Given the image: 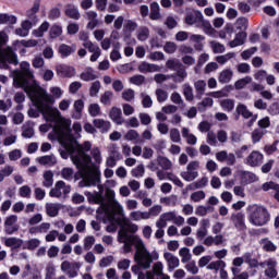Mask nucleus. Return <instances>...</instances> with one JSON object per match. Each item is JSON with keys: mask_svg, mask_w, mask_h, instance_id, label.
I'll list each match as a JSON object with an SVG mask.
<instances>
[{"mask_svg": "<svg viewBox=\"0 0 279 279\" xmlns=\"http://www.w3.org/2000/svg\"><path fill=\"white\" fill-rule=\"evenodd\" d=\"M60 156L63 160L71 158L76 169H78L82 180L78 182V186L84 189L86 186H97L101 182V172L93 170L90 162L93 159L90 155L86 153L90 151L93 144L85 142L83 145L77 143V140L71 134H65V137L61 138Z\"/></svg>", "mask_w": 279, "mask_h": 279, "instance_id": "nucleus-1", "label": "nucleus"}, {"mask_svg": "<svg viewBox=\"0 0 279 279\" xmlns=\"http://www.w3.org/2000/svg\"><path fill=\"white\" fill-rule=\"evenodd\" d=\"M26 93L29 95L32 101H34L37 108V110H28V117L32 119H38L41 113L47 123H53L54 128H58L60 124V130H62V128L69 130L71 121L64 120V118H62V113H60V110L51 106V104H56V99L50 94L34 89Z\"/></svg>", "mask_w": 279, "mask_h": 279, "instance_id": "nucleus-2", "label": "nucleus"}, {"mask_svg": "<svg viewBox=\"0 0 279 279\" xmlns=\"http://www.w3.org/2000/svg\"><path fill=\"white\" fill-rule=\"evenodd\" d=\"M84 195L87 197L89 204H99L108 215L109 225L107 226V232H117L119 226L123 223V217H125V213L123 211V207L119 205L111 213L108 210V205H106V198L104 197V193L101 192H84Z\"/></svg>", "mask_w": 279, "mask_h": 279, "instance_id": "nucleus-3", "label": "nucleus"}, {"mask_svg": "<svg viewBox=\"0 0 279 279\" xmlns=\"http://www.w3.org/2000/svg\"><path fill=\"white\" fill-rule=\"evenodd\" d=\"M158 252L154 251L153 253H149L147 246H145V242H143V240H138L134 254L136 265L142 269H149V267H151V263H154V260H158Z\"/></svg>", "mask_w": 279, "mask_h": 279, "instance_id": "nucleus-4", "label": "nucleus"}, {"mask_svg": "<svg viewBox=\"0 0 279 279\" xmlns=\"http://www.w3.org/2000/svg\"><path fill=\"white\" fill-rule=\"evenodd\" d=\"M248 213V221L252 226L263 227L267 226L271 219V215H269V210L267 207L262 205H250L247 207Z\"/></svg>", "mask_w": 279, "mask_h": 279, "instance_id": "nucleus-5", "label": "nucleus"}, {"mask_svg": "<svg viewBox=\"0 0 279 279\" xmlns=\"http://www.w3.org/2000/svg\"><path fill=\"white\" fill-rule=\"evenodd\" d=\"M21 71L16 74L13 80V86L15 88H23L25 93H29L32 87L29 86V80H34V72L32 71V65L27 61H23L20 64Z\"/></svg>", "mask_w": 279, "mask_h": 279, "instance_id": "nucleus-6", "label": "nucleus"}, {"mask_svg": "<svg viewBox=\"0 0 279 279\" xmlns=\"http://www.w3.org/2000/svg\"><path fill=\"white\" fill-rule=\"evenodd\" d=\"M167 69L170 71H174L175 73L170 74L172 77V81L175 82V84H182L186 77H189V73L186 72V68L180 60L178 59H169L166 62Z\"/></svg>", "mask_w": 279, "mask_h": 279, "instance_id": "nucleus-7", "label": "nucleus"}, {"mask_svg": "<svg viewBox=\"0 0 279 279\" xmlns=\"http://www.w3.org/2000/svg\"><path fill=\"white\" fill-rule=\"evenodd\" d=\"M118 241H119V243L124 244V252L126 254H130V252H132V246L134 245L135 251H136V245H137L138 241H143V240L136 235L135 236L130 235L128 233V231H125V229H121L118 232Z\"/></svg>", "mask_w": 279, "mask_h": 279, "instance_id": "nucleus-8", "label": "nucleus"}, {"mask_svg": "<svg viewBox=\"0 0 279 279\" xmlns=\"http://www.w3.org/2000/svg\"><path fill=\"white\" fill-rule=\"evenodd\" d=\"M8 64H19V57L10 47L0 49V69H8Z\"/></svg>", "mask_w": 279, "mask_h": 279, "instance_id": "nucleus-9", "label": "nucleus"}, {"mask_svg": "<svg viewBox=\"0 0 279 279\" xmlns=\"http://www.w3.org/2000/svg\"><path fill=\"white\" fill-rule=\"evenodd\" d=\"M259 267H262V269H265V267H267V269L264 271L266 278H278V260H276V258L270 257L259 263Z\"/></svg>", "mask_w": 279, "mask_h": 279, "instance_id": "nucleus-10", "label": "nucleus"}, {"mask_svg": "<svg viewBox=\"0 0 279 279\" xmlns=\"http://www.w3.org/2000/svg\"><path fill=\"white\" fill-rule=\"evenodd\" d=\"M71 193V185H66L64 181H58L49 192L50 197H66Z\"/></svg>", "mask_w": 279, "mask_h": 279, "instance_id": "nucleus-11", "label": "nucleus"}, {"mask_svg": "<svg viewBox=\"0 0 279 279\" xmlns=\"http://www.w3.org/2000/svg\"><path fill=\"white\" fill-rule=\"evenodd\" d=\"M80 269H82V263L80 262L71 263L69 260H64L61 263V271L66 274L69 278H76L77 271H80Z\"/></svg>", "mask_w": 279, "mask_h": 279, "instance_id": "nucleus-12", "label": "nucleus"}, {"mask_svg": "<svg viewBox=\"0 0 279 279\" xmlns=\"http://www.w3.org/2000/svg\"><path fill=\"white\" fill-rule=\"evenodd\" d=\"M163 266L157 262L153 266V270L146 272V279H171L169 275L162 274Z\"/></svg>", "mask_w": 279, "mask_h": 279, "instance_id": "nucleus-13", "label": "nucleus"}, {"mask_svg": "<svg viewBox=\"0 0 279 279\" xmlns=\"http://www.w3.org/2000/svg\"><path fill=\"white\" fill-rule=\"evenodd\" d=\"M50 123H51V125H49V124H41V125L39 126V130H40L41 132H45V133H46V132H48L51 128H53L54 132H57V134H58L60 144L62 145V138H66V134H65L64 132H71V126H69L68 129H65L64 126H62L61 130H60V124H58V126H56V125L53 124V122H50Z\"/></svg>", "mask_w": 279, "mask_h": 279, "instance_id": "nucleus-14", "label": "nucleus"}, {"mask_svg": "<svg viewBox=\"0 0 279 279\" xmlns=\"http://www.w3.org/2000/svg\"><path fill=\"white\" fill-rule=\"evenodd\" d=\"M204 14L202 11H190L185 14V23L186 25H195L196 27H202V17Z\"/></svg>", "mask_w": 279, "mask_h": 279, "instance_id": "nucleus-15", "label": "nucleus"}, {"mask_svg": "<svg viewBox=\"0 0 279 279\" xmlns=\"http://www.w3.org/2000/svg\"><path fill=\"white\" fill-rule=\"evenodd\" d=\"M230 219L234 225V228L240 232H245V230H247V226H245V214L241 211L233 213Z\"/></svg>", "mask_w": 279, "mask_h": 279, "instance_id": "nucleus-16", "label": "nucleus"}, {"mask_svg": "<svg viewBox=\"0 0 279 279\" xmlns=\"http://www.w3.org/2000/svg\"><path fill=\"white\" fill-rule=\"evenodd\" d=\"M236 114L243 117V119H251L248 121V128H252L254 125V122L256 121V116H253L250 110H247V106L243 104H239L235 108Z\"/></svg>", "mask_w": 279, "mask_h": 279, "instance_id": "nucleus-17", "label": "nucleus"}, {"mask_svg": "<svg viewBox=\"0 0 279 279\" xmlns=\"http://www.w3.org/2000/svg\"><path fill=\"white\" fill-rule=\"evenodd\" d=\"M263 154L258 150H253L245 159V165L248 167H260L263 165Z\"/></svg>", "mask_w": 279, "mask_h": 279, "instance_id": "nucleus-18", "label": "nucleus"}, {"mask_svg": "<svg viewBox=\"0 0 279 279\" xmlns=\"http://www.w3.org/2000/svg\"><path fill=\"white\" fill-rule=\"evenodd\" d=\"M57 75L59 77H75V68L66 64H59L56 66Z\"/></svg>", "mask_w": 279, "mask_h": 279, "instance_id": "nucleus-19", "label": "nucleus"}, {"mask_svg": "<svg viewBox=\"0 0 279 279\" xmlns=\"http://www.w3.org/2000/svg\"><path fill=\"white\" fill-rule=\"evenodd\" d=\"M109 119L113 121L117 125H123L125 123V118L123 117V111L121 108L112 107L109 111Z\"/></svg>", "mask_w": 279, "mask_h": 279, "instance_id": "nucleus-20", "label": "nucleus"}, {"mask_svg": "<svg viewBox=\"0 0 279 279\" xmlns=\"http://www.w3.org/2000/svg\"><path fill=\"white\" fill-rule=\"evenodd\" d=\"M165 260L168 263V270L173 271V269H177V267H180V258L178 256L173 255L170 252H166L163 254Z\"/></svg>", "mask_w": 279, "mask_h": 279, "instance_id": "nucleus-21", "label": "nucleus"}, {"mask_svg": "<svg viewBox=\"0 0 279 279\" xmlns=\"http://www.w3.org/2000/svg\"><path fill=\"white\" fill-rule=\"evenodd\" d=\"M64 13L68 19H72L73 21H80V19H82L80 9L75 4H66Z\"/></svg>", "mask_w": 279, "mask_h": 279, "instance_id": "nucleus-22", "label": "nucleus"}, {"mask_svg": "<svg viewBox=\"0 0 279 279\" xmlns=\"http://www.w3.org/2000/svg\"><path fill=\"white\" fill-rule=\"evenodd\" d=\"M94 128H96L97 130H99L101 132V134H106L108 132H110V121L108 120H104V119H95L93 121Z\"/></svg>", "mask_w": 279, "mask_h": 279, "instance_id": "nucleus-23", "label": "nucleus"}, {"mask_svg": "<svg viewBox=\"0 0 279 279\" xmlns=\"http://www.w3.org/2000/svg\"><path fill=\"white\" fill-rule=\"evenodd\" d=\"M245 38H247V33L241 31L239 32L234 39L229 41V47H231V49H234V47H241V45H245Z\"/></svg>", "mask_w": 279, "mask_h": 279, "instance_id": "nucleus-24", "label": "nucleus"}, {"mask_svg": "<svg viewBox=\"0 0 279 279\" xmlns=\"http://www.w3.org/2000/svg\"><path fill=\"white\" fill-rule=\"evenodd\" d=\"M76 49L77 48L75 47V45L69 46L66 44H61L59 46L58 52L61 58H69V56L75 53Z\"/></svg>", "mask_w": 279, "mask_h": 279, "instance_id": "nucleus-25", "label": "nucleus"}, {"mask_svg": "<svg viewBox=\"0 0 279 279\" xmlns=\"http://www.w3.org/2000/svg\"><path fill=\"white\" fill-rule=\"evenodd\" d=\"M37 162L44 167H53L58 163V159L53 155H45L38 157Z\"/></svg>", "mask_w": 279, "mask_h": 279, "instance_id": "nucleus-26", "label": "nucleus"}, {"mask_svg": "<svg viewBox=\"0 0 279 279\" xmlns=\"http://www.w3.org/2000/svg\"><path fill=\"white\" fill-rule=\"evenodd\" d=\"M138 71H140V73H158V71H160V66H158L154 63H147V62L143 61L138 65Z\"/></svg>", "mask_w": 279, "mask_h": 279, "instance_id": "nucleus-27", "label": "nucleus"}, {"mask_svg": "<svg viewBox=\"0 0 279 279\" xmlns=\"http://www.w3.org/2000/svg\"><path fill=\"white\" fill-rule=\"evenodd\" d=\"M34 122H25L22 126V136L23 138H32L34 136Z\"/></svg>", "mask_w": 279, "mask_h": 279, "instance_id": "nucleus-28", "label": "nucleus"}, {"mask_svg": "<svg viewBox=\"0 0 279 279\" xmlns=\"http://www.w3.org/2000/svg\"><path fill=\"white\" fill-rule=\"evenodd\" d=\"M80 78L83 82H94V80H97V74H95L93 68H86L85 71L81 73Z\"/></svg>", "mask_w": 279, "mask_h": 279, "instance_id": "nucleus-29", "label": "nucleus"}, {"mask_svg": "<svg viewBox=\"0 0 279 279\" xmlns=\"http://www.w3.org/2000/svg\"><path fill=\"white\" fill-rule=\"evenodd\" d=\"M60 213V204L47 203L46 204V215L48 217H58Z\"/></svg>", "mask_w": 279, "mask_h": 279, "instance_id": "nucleus-30", "label": "nucleus"}, {"mask_svg": "<svg viewBox=\"0 0 279 279\" xmlns=\"http://www.w3.org/2000/svg\"><path fill=\"white\" fill-rule=\"evenodd\" d=\"M194 88L196 90V99H202L204 93H206V82L198 80L194 83Z\"/></svg>", "mask_w": 279, "mask_h": 279, "instance_id": "nucleus-31", "label": "nucleus"}, {"mask_svg": "<svg viewBox=\"0 0 279 279\" xmlns=\"http://www.w3.org/2000/svg\"><path fill=\"white\" fill-rule=\"evenodd\" d=\"M84 110V100L78 99L74 102V112L72 119H82V111Z\"/></svg>", "mask_w": 279, "mask_h": 279, "instance_id": "nucleus-32", "label": "nucleus"}, {"mask_svg": "<svg viewBox=\"0 0 279 279\" xmlns=\"http://www.w3.org/2000/svg\"><path fill=\"white\" fill-rule=\"evenodd\" d=\"M16 16L8 13L0 14V25H16Z\"/></svg>", "mask_w": 279, "mask_h": 279, "instance_id": "nucleus-33", "label": "nucleus"}, {"mask_svg": "<svg viewBox=\"0 0 279 279\" xmlns=\"http://www.w3.org/2000/svg\"><path fill=\"white\" fill-rule=\"evenodd\" d=\"M241 180L243 184H252L258 180V177H256L253 172L243 171Z\"/></svg>", "mask_w": 279, "mask_h": 279, "instance_id": "nucleus-34", "label": "nucleus"}, {"mask_svg": "<svg viewBox=\"0 0 279 279\" xmlns=\"http://www.w3.org/2000/svg\"><path fill=\"white\" fill-rule=\"evenodd\" d=\"M4 245L7 247H13L14 250H19V247L23 245V240L19 238H7L4 239Z\"/></svg>", "mask_w": 279, "mask_h": 279, "instance_id": "nucleus-35", "label": "nucleus"}, {"mask_svg": "<svg viewBox=\"0 0 279 279\" xmlns=\"http://www.w3.org/2000/svg\"><path fill=\"white\" fill-rule=\"evenodd\" d=\"M219 104H220V108L225 112H232V110H234V99L226 98L220 100Z\"/></svg>", "mask_w": 279, "mask_h": 279, "instance_id": "nucleus-36", "label": "nucleus"}, {"mask_svg": "<svg viewBox=\"0 0 279 279\" xmlns=\"http://www.w3.org/2000/svg\"><path fill=\"white\" fill-rule=\"evenodd\" d=\"M149 19L151 21H158V19H160V4H158V2H153L150 4Z\"/></svg>", "mask_w": 279, "mask_h": 279, "instance_id": "nucleus-37", "label": "nucleus"}, {"mask_svg": "<svg viewBox=\"0 0 279 279\" xmlns=\"http://www.w3.org/2000/svg\"><path fill=\"white\" fill-rule=\"evenodd\" d=\"M199 175V172L195 170H186L181 172V178L185 180V182H193Z\"/></svg>", "mask_w": 279, "mask_h": 279, "instance_id": "nucleus-38", "label": "nucleus"}, {"mask_svg": "<svg viewBox=\"0 0 279 279\" xmlns=\"http://www.w3.org/2000/svg\"><path fill=\"white\" fill-rule=\"evenodd\" d=\"M108 151H109V156H111L112 158H116L117 160L123 159V155H121V153L119 151V145L111 144L108 147Z\"/></svg>", "mask_w": 279, "mask_h": 279, "instance_id": "nucleus-39", "label": "nucleus"}, {"mask_svg": "<svg viewBox=\"0 0 279 279\" xmlns=\"http://www.w3.org/2000/svg\"><path fill=\"white\" fill-rule=\"evenodd\" d=\"M112 97H114V93H112V90H106L100 96V104H102V106H110V104H112Z\"/></svg>", "mask_w": 279, "mask_h": 279, "instance_id": "nucleus-40", "label": "nucleus"}, {"mask_svg": "<svg viewBox=\"0 0 279 279\" xmlns=\"http://www.w3.org/2000/svg\"><path fill=\"white\" fill-rule=\"evenodd\" d=\"M157 161H158L159 167H162L165 169V171H169V169H171L173 167V163L167 157L158 156Z\"/></svg>", "mask_w": 279, "mask_h": 279, "instance_id": "nucleus-41", "label": "nucleus"}, {"mask_svg": "<svg viewBox=\"0 0 279 279\" xmlns=\"http://www.w3.org/2000/svg\"><path fill=\"white\" fill-rule=\"evenodd\" d=\"M267 134V131L264 129H255L252 132V142L254 145H256V143H260V140L263 138V135Z\"/></svg>", "mask_w": 279, "mask_h": 279, "instance_id": "nucleus-42", "label": "nucleus"}, {"mask_svg": "<svg viewBox=\"0 0 279 279\" xmlns=\"http://www.w3.org/2000/svg\"><path fill=\"white\" fill-rule=\"evenodd\" d=\"M207 269L214 270L217 274V271H219L220 269H226V262L221 259L211 262L207 265Z\"/></svg>", "mask_w": 279, "mask_h": 279, "instance_id": "nucleus-43", "label": "nucleus"}, {"mask_svg": "<svg viewBox=\"0 0 279 279\" xmlns=\"http://www.w3.org/2000/svg\"><path fill=\"white\" fill-rule=\"evenodd\" d=\"M155 95H156L158 104H165V101H167V99H169V93H167V90H165L162 88H157L155 90Z\"/></svg>", "mask_w": 279, "mask_h": 279, "instance_id": "nucleus-44", "label": "nucleus"}, {"mask_svg": "<svg viewBox=\"0 0 279 279\" xmlns=\"http://www.w3.org/2000/svg\"><path fill=\"white\" fill-rule=\"evenodd\" d=\"M43 185L46 189H50V186H53V172L51 170H48L44 173Z\"/></svg>", "mask_w": 279, "mask_h": 279, "instance_id": "nucleus-45", "label": "nucleus"}, {"mask_svg": "<svg viewBox=\"0 0 279 279\" xmlns=\"http://www.w3.org/2000/svg\"><path fill=\"white\" fill-rule=\"evenodd\" d=\"M201 27H204V32L208 36H213V34L215 33V28H213V24H210V21L205 20L204 15L201 21Z\"/></svg>", "mask_w": 279, "mask_h": 279, "instance_id": "nucleus-46", "label": "nucleus"}, {"mask_svg": "<svg viewBox=\"0 0 279 279\" xmlns=\"http://www.w3.org/2000/svg\"><path fill=\"white\" fill-rule=\"evenodd\" d=\"M179 255L181 256V263L185 264L193 258V255H191V250L189 247H182L179 251Z\"/></svg>", "mask_w": 279, "mask_h": 279, "instance_id": "nucleus-47", "label": "nucleus"}, {"mask_svg": "<svg viewBox=\"0 0 279 279\" xmlns=\"http://www.w3.org/2000/svg\"><path fill=\"white\" fill-rule=\"evenodd\" d=\"M232 58H236V53L228 52L226 54L218 56L216 58V62H218V64H226V62H230V60H232Z\"/></svg>", "mask_w": 279, "mask_h": 279, "instance_id": "nucleus-48", "label": "nucleus"}, {"mask_svg": "<svg viewBox=\"0 0 279 279\" xmlns=\"http://www.w3.org/2000/svg\"><path fill=\"white\" fill-rule=\"evenodd\" d=\"M230 80H232L231 70L222 71L218 77V82H220V84H228L230 82Z\"/></svg>", "mask_w": 279, "mask_h": 279, "instance_id": "nucleus-49", "label": "nucleus"}, {"mask_svg": "<svg viewBox=\"0 0 279 279\" xmlns=\"http://www.w3.org/2000/svg\"><path fill=\"white\" fill-rule=\"evenodd\" d=\"M262 245L265 252H276V250H278L276 244H274V242H271L269 239H263Z\"/></svg>", "mask_w": 279, "mask_h": 279, "instance_id": "nucleus-50", "label": "nucleus"}, {"mask_svg": "<svg viewBox=\"0 0 279 279\" xmlns=\"http://www.w3.org/2000/svg\"><path fill=\"white\" fill-rule=\"evenodd\" d=\"M19 195L20 197H23L25 199L32 198V187L29 185H23L19 189Z\"/></svg>", "mask_w": 279, "mask_h": 279, "instance_id": "nucleus-51", "label": "nucleus"}, {"mask_svg": "<svg viewBox=\"0 0 279 279\" xmlns=\"http://www.w3.org/2000/svg\"><path fill=\"white\" fill-rule=\"evenodd\" d=\"M49 29V22H44L38 29L34 31L33 34L36 38H43L45 36V32Z\"/></svg>", "mask_w": 279, "mask_h": 279, "instance_id": "nucleus-52", "label": "nucleus"}, {"mask_svg": "<svg viewBox=\"0 0 279 279\" xmlns=\"http://www.w3.org/2000/svg\"><path fill=\"white\" fill-rule=\"evenodd\" d=\"M183 95L186 99V101H193L194 97L193 96V87H191V85L189 83H185L183 85Z\"/></svg>", "mask_w": 279, "mask_h": 279, "instance_id": "nucleus-53", "label": "nucleus"}, {"mask_svg": "<svg viewBox=\"0 0 279 279\" xmlns=\"http://www.w3.org/2000/svg\"><path fill=\"white\" fill-rule=\"evenodd\" d=\"M246 84H252V76H245L243 78H240L235 82L234 86L236 88V90H241L243 88H245Z\"/></svg>", "mask_w": 279, "mask_h": 279, "instance_id": "nucleus-54", "label": "nucleus"}, {"mask_svg": "<svg viewBox=\"0 0 279 279\" xmlns=\"http://www.w3.org/2000/svg\"><path fill=\"white\" fill-rule=\"evenodd\" d=\"M99 90H101V82L99 81L93 82L89 87V95L92 97H97V95H99Z\"/></svg>", "mask_w": 279, "mask_h": 279, "instance_id": "nucleus-55", "label": "nucleus"}, {"mask_svg": "<svg viewBox=\"0 0 279 279\" xmlns=\"http://www.w3.org/2000/svg\"><path fill=\"white\" fill-rule=\"evenodd\" d=\"M210 47L214 53H223L226 51V46L219 41H210Z\"/></svg>", "mask_w": 279, "mask_h": 279, "instance_id": "nucleus-56", "label": "nucleus"}, {"mask_svg": "<svg viewBox=\"0 0 279 279\" xmlns=\"http://www.w3.org/2000/svg\"><path fill=\"white\" fill-rule=\"evenodd\" d=\"M161 204H166V206H178V196L171 195L168 197L160 198Z\"/></svg>", "mask_w": 279, "mask_h": 279, "instance_id": "nucleus-57", "label": "nucleus"}, {"mask_svg": "<svg viewBox=\"0 0 279 279\" xmlns=\"http://www.w3.org/2000/svg\"><path fill=\"white\" fill-rule=\"evenodd\" d=\"M53 278H56V266L53 265V263H49L46 266L45 279H53Z\"/></svg>", "mask_w": 279, "mask_h": 279, "instance_id": "nucleus-58", "label": "nucleus"}, {"mask_svg": "<svg viewBox=\"0 0 279 279\" xmlns=\"http://www.w3.org/2000/svg\"><path fill=\"white\" fill-rule=\"evenodd\" d=\"M50 38H59V36H62V26L60 25H52L49 31Z\"/></svg>", "mask_w": 279, "mask_h": 279, "instance_id": "nucleus-59", "label": "nucleus"}, {"mask_svg": "<svg viewBox=\"0 0 279 279\" xmlns=\"http://www.w3.org/2000/svg\"><path fill=\"white\" fill-rule=\"evenodd\" d=\"M149 38V28L147 27H141L137 32V39L142 43H145Z\"/></svg>", "mask_w": 279, "mask_h": 279, "instance_id": "nucleus-60", "label": "nucleus"}, {"mask_svg": "<svg viewBox=\"0 0 279 279\" xmlns=\"http://www.w3.org/2000/svg\"><path fill=\"white\" fill-rule=\"evenodd\" d=\"M141 97H142L143 108H151V106H154V100H151V96L145 93H142Z\"/></svg>", "mask_w": 279, "mask_h": 279, "instance_id": "nucleus-61", "label": "nucleus"}, {"mask_svg": "<svg viewBox=\"0 0 279 279\" xmlns=\"http://www.w3.org/2000/svg\"><path fill=\"white\" fill-rule=\"evenodd\" d=\"M88 112L90 117H99L101 114V107L98 104H92L88 107Z\"/></svg>", "mask_w": 279, "mask_h": 279, "instance_id": "nucleus-62", "label": "nucleus"}, {"mask_svg": "<svg viewBox=\"0 0 279 279\" xmlns=\"http://www.w3.org/2000/svg\"><path fill=\"white\" fill-rule=\"evenodd\" d=\"M134 97H135V92L132 88H128L122 92V99L124 101H132Z\"/></svg>", "mask_w": 279, "mask_h": 279, "instance_id": "nucleus-63", "label": "nucleus"}, {"mask_svg": "<svg viewBox=\"0 0 279 279\" xmlns=\"http://www.w3.org/2000/svg\"><path fill=\"white\" fill-rule=\"evenodd\" d=\"M73 169L71 168H63L61 170V177L63 178V180H66L68 182H71V180H73Z\"/></svg>", "mask_w": 279, "mask_h": 279, "instance_id": "nucleus-64", "label": "nucleus"}]
</instances>
